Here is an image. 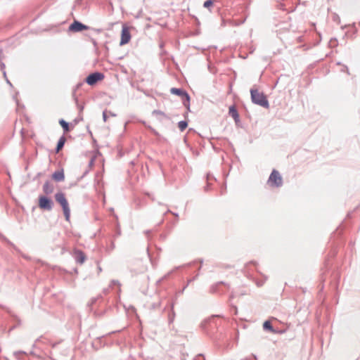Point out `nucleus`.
<instances>
[{
	"instance_id": "f03ea898",
	"label": "nucleus",
	"mask_w": 360,
	"mask_h": 360,
	"mask_svg": "<svg viewBox=\"0 0 360 360\" xmlns=\"http://www.w3.org/2000/svg\"><path fill=\"white\" fill-rule=\"evenodd\" d=\"M250 94L254 103L264 108H269V102L262 93L259 92L257 89H251Z\"/></svg>"
},
{
	"instance_id": "aec40b11",
	"label": "nucleus",
	"mask_w": 360,
	"mask_h": 360,
	"mask_svg": "<svg viewBox=\"0 0 360 360\" xmlns=\"http://www.w3.org/2000/svg\"><path fill=\"white\" fill-rule=\"evenodd\" d=\"M3 73H4V77H6V72H5V71H4V72H3Z\"/></svg>"
},
{
	"instance_id": "dca6fc26",
	"label": "nucleus",
	"mask_w": 360,
	"mask_h": 360,
	"mask_svg": "<svg viewBox=\"0 0 360 360\" xmlns=\"http://www.w3.org/2000/svg\"><path fill=\"white\" fill-rule=\"evenodd\" d=\"M263 327H264V329H267V330H269L271 331H274V330L272 328V326H271V325L269 321H265L264 323Z\"/></svg>"
},
{
	"instance_id": "9b49d317",
	"label": "nucleus",
	"mask_w": 360,
	"mask_h": 360,
	"mask_svg": "<svg viewBox=\"0 0 360 360\" xmlns=\"http://www.w3.org/2000/svg\"><path fill=\"white\" fill-rule=\"evenodd\" d=\"M76 259L80 264H82L85 260V257L82 252H78L76 253Z\"/></svg>"
},
{
	"instance_id": "2eb2a0df",
	"label": "nucleus",
	"mask_w": 360,
	"mask_h": 360,
	"mask_svg": "<svg viewBox=\"0 0 360 360\" xmlns=\"http://www.w3.org/2000/svg\"><path fill=\"white\" fill-rule=\"evenodd\" d=\"M187 126L188 124L186 121H180L178 123V127L181 131H184L187 127Z\"/></svg>"
},
{
	"instance_id": "f3484780",
	"label": "nucleus",
	"mask_w": 360,
	"mask_h": 360,
	"mask_svg": "<svg viewBox=\"0 0 360 360\" xmlns=\"http://www.w3.org/2000/svg\"><path fill=\"white\" fill-rule=\"evenodd\" d=\"M213 4V2L212 0H207L206 1H205L204 3V7L205 8H209L210 6H211Z\"/></svg>"
},
{
	"instance_id": "f257e3e1",
	"label": "nucleus",
	"mask_w": 360,
	"mask_h": 360,
	"mask_svg": "<svg viewBox=\"0 0 360 360\" xmlns=\"http://www.w3.org/2000/svg\"><path fill=\"white\" fill-rule=\"evenodd\" d=\"M55 199L56 202H58L62 207L65 219L69 221L70 217V210L64 193L61 192L57 193L55 195Z\"/></svg>"
},
{
	"instance_id": "9d476101",
	"label": "nucleus",
	"mask_w": 360,
	"mask_h": 360,
	"mask_svg": "<svg viewBox=\"0 0 360 360\" xmlns=\"http://www.w3.org/2000/svg\"><path fill=\"white\" fill-rule=\"evenodd\" d=\"M44 192L46 194H51L53 191V186L49 182H46L43 186Z\"/></svg>"
},
{
	"instance_id": "a211bd4d",
	"label": "nucleus",
	"mask_w": 360,
	"mask_h": 360,
	"mask_svg": "<svg viewBox=\"0 0 360 360\" xmlns=\"http://www.w3.org/2000/svg\"><path fill=\"white\" fill-rule=\"evenodd\" d=\"M103 120L105 122L106 120H107V115H106V112H103Z\"/></svg>"
},
{
	"instance_id": "20e7f679",
	"label": "nucleus",
	"mask_w": 360,
	"mask_h": 360,
	"mask_svg": "<svg viewBox=\"0 0 360 360\" xmlns=\"http://www.w3.org/2000/svg\"><path fill=\"white\" fill-rule=\"evenodd\" d=\"M104 75L100 72H94L89 75L86 79V82L89 85H94L97 82L101 81L103 79Z\"/></svg>"
},
{
	"instance_id": "ddd939ff",
	"label": "nucleus",
	"mask_w": 360,
	"mask_h": 360,
	"mask_svg": "<svg viewBox=\"0 0 360 360\" xmlns=\"http://www.w3.org/2000/svg\"><path fill=\"white\" fill-rule=\"evenodd\" d=\"M59 123L61 125V127L63 128L64 131L65 132L68 131H69V125H68V123L66 122L65 120H60L59 121Z\"/></svg>"
},
{
	"instance_id": "39448f33",
	"label": "nucleus",
	"mask_w": 360,
	"mask_h": 360,
	"mask_svg": "<svg viewBox=\"0 0 360 360\" xmlns=\"http://www.w3.org/2000/svg\"><path fill=\"white\" fill-rule=\"evenodd\" d=\"M53 202L45 196H40L39 198V207L41 209L51 210L52 209Z\"/></svg>"
},
{
	"instance_id": "6ab92c4d",
	"label": "nucleus",
	"mask_w": 360,
	"mask_h": 360,
	"mask_svg": "<svg viewBox=\"0 0 360 360\" xmlns=\"http://www.w3.org/2000/svg\"><path fill=\"white\" fill-rule=\"evenodd\" d=\"M1 69H4L5 67L4 64H3V63L1 65Z\"/></svg>"
},
{
	"instance_id": "1a4fd4ad",
	"label": "nucleus",
	"mask_w": 360,
	"mask_h": 360,
	"mask_svg": "<svg viewBox=\"0 0 360 360\" xmlns=\"http://www.w3.org/2000/svg\"><path fill=\"white\" fill-rule=\"evenodd\" d=\"M53 179L57 181H62L64 180V173L61 171H56L53 174Z\"/></svg>"
},
{
	"instance_id": "0eeeda50",
	"label": "nucleus",
	"mask_w": 360,
	"mask_h": 360,
	"mask_svg": "<svg viewBox=\"0 0 360 360\" xmlns=\"http://www.w3.org/2000/svg\"><path fill=\"white\" fill-rule=\"evenodd\" d=\"M87 29H88L87 26H86L85 25H83L80 22L76 21V20L74 21V22L72 23L70 25V26L69 27L70 31H72L74 32H81L84 30H87Z\"/></svg>"
},
{
	"instance_id": "4468645a",
	"label": "nucleus",
	"mask_w": 360,
	"mask_h": 360,
	"mask_svg": "<svg viewBox=\"0 0 360 360\" xmlns=\"http://www.w3.org/2000/svg\"><path fill=\"white\" fill-rule=\"evenodd\" d=\"M229 114L235 119L236 120L238 117V114L236 109L233 107H231L229 108Z\"/></svg>"
},
{
	"instance_id": "6e6552de",
	"label": "nucleus",
	"mask_w": 360,
	"mask_h": 360,
	"mask_svg": "<svg viewBox=\"0 0 360 360\" xmlns=\"http://www.w3.org/2000/svg\"><path fill=\"white\" fill-rule=\"evenodd\" d=\"M171 93L175 95H178L182 97H185L187 102H189L190 97L187 93L182 91L181 89L172 88L171 89Z\"/></svg>"
},
{
	"instance_id": "f8f14e48",
	"label": "nucleus",
	"mask_w": 360,
	"mask_h": 360,
	"mask_svg": "<svg viewBox=\"0 0 360 360\" xmlns=\"http://www.w3.org/2000/svg\"><path fill=\"white\" fill-rule=\"evenodd\" d=\"M65 139L64 137H61L57 144L56 151L58 152L64 146Z\"/></svg>"
},
{
	"instance_id": "423d86ee",
	"label": "nucleus",
	"mask_w": 360,
	"mask_h": 360,
	"mask_svg": "<svg viewBox=\"0 0 360 360\" xmlns=\"http://www.w3.org/2000/svg\"><path fill=\"white\" fill-rule=\"evenodd\" d=\"M131 39V34L129 30V28L126 26H123L122 30V34H121V41H120V45H124L127 44Z\"/></svg>"
},
{
	"instance_id": "7ed1b4c3",
	"label": "nucleus",
	"mask_w": 360,
	"mask_h": 360,
	"mask_svg": "<svg viewBox=\"0 0 360 360\" xmlns=\"http://www.w3.org/2000/svg\"><path fill=\"white\" fill-rule=\"evenodd\" d=\"M268 183L272 186H281L283 181L279 172L276 170H273L269 178Z\"/></svg>"
}]
</instances>
